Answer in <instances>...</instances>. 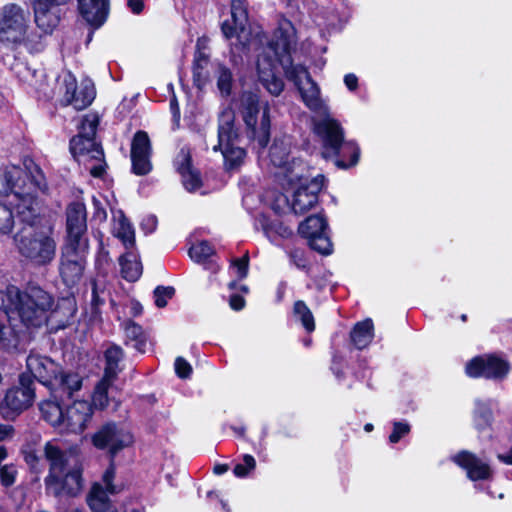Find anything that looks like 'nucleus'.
Masks as SVG:
<instances>
[{"label":"nucleus","mask_w":512,"mask_h":512,"mask_svg":"<svg viewBox=\"0 0 512 512\" xmlns=\"http://www.w3.org/2000/svg\"><path fill=\"white\" fill-rule=\"evenodd\" d=\"M296 45V30L291 21L283 19L274 32L267 51L258 56L257 71L259 81L273 96H278L284 89L281 78L275 74L279 63L288 80L297 87L304 104L313 112L323 116L313 120L314 131L323 143V156L335 158L339 168H349L358 163L360 149L354 141L344 140V131L340 123L330 117L328 107L320 96V89L303 65H294L291 50Z\"/></svg>","instance_id":"obj_1"},{"label":"nucleus","mask_w":512,"mask_h":512,"mask_svg":"<svg viewBox=\"0 0 512 512\" xmlns=\"http://www.w3.org/2000/svg\"><path fill=\"white\" fill-rule=\"evenodd\" d=\"M53 296L39 286H28L21 291L16 286L0 289V309L16 315L26 329L40 328L50 317H55Z\"/></svg>","instance_id":"obj_2"},{"label":"nucleus","mask_w":512,"mask_h":512,"mask_svg":"<svg viewBox=\"0 0 512 512\" xmlns=\"http://www.w3.org/2000/svg\"><path fill=\"white\" fill-rule=\"evenodd\" d=\"M44 453L49 462V473L45 478L46 492L55 497L79 494L83 488V468L78 449H62L54 442H47Z\"/></svg>","instance_id":"obj_3"},{"label":"nucleus","mask_w":512,"mask_h":512,"mask_svg":"<svg viewBox=\"0 0 512 512\" xmlns=\"http://www.w3.org/2000/svg\"><path fill=\"white\" fill-rule=\"evenodd\" d=\"M18 253L30 264L50 265L57 251V241L52 227L21 226L14 237Z\"/></svg>","instance_id":"obj_4"},{"label":"nucleus","mask_w":512,"mask_h":512,"mask_svg":"<svg viewBox=\"0 0 512 512\" xmlns=\"http://www.w3.org/2000/svg\"><path fill=\"white\" fill-rule=\"evenodd\" d=\"M98 124L96 115H85L78 134L70 140V151L73 156L96 178L104 175L106 167L104 152L100 144L95 141Z\"/></svg>","instance_id":"obj_5"},{"label":"nucleus","mask_w":512,"mask_h":512,"mask_svg":"<svg viewBox=\"0 0 512 512\" xmlns=\"http://www.w3.org/2000/svg\"><path fill=\"white\" fill-rule=\"evenodd\" d=\"M242 115L248 137L265 148L270 138V117L267 103H260L256 94L245 92L241 97Z\"/></svg>","instance_id":"obj_6"},{"label":"nucleus","mask_w":512,"mask_h":512,"mask_svg":"<svg viewBox=\"0 0 512 512\" xmlns=\"http://www.w3.org/2000/svg\"><path fill=\"white\" fill-rule=\"evenodd\" d=\"M234 112L231 109L224 110L219 116L218 143L213 146V151H220L226 170L238 168L244 161L245 150L238 145V133L234 127Z\"/></svg>","instance_id":"obj_7"},{"label":"nucleus","mask_w":512,"mask_h":512,"mask_svg":"<svg viewBox=\"0 0 512 512\" xmlns=\"http://www.w3.org/2000/svg\"><path fill=\"white\" fill-rule=\"evenodd\" d=\"M324 176L317 175L310 181L304 179L300 172L292 170L290 174H285V181L281 185L293 188L298 185L293 194L291 209L295 214H303L313 208L318 202V193L324 185Z\"/></svg>","instance_id":"obj_8"},{"label":"nucleus","mask_w":512,"mask_h":512,"mask_svg":"<svg viewBox=\"0 0 512 512\" xmlns=\"http://www.w3.org/2000/svg\"><path fill=\"white\" fill-rule=\"evenodd\" d=\"M57 94L62 106L83 110L93 102L96 91L91 80L85 79L78 85L75 76L66 72L58 78Z\"/></svg>","instance_id":"obj_9"},{"label":"nucleus","mask_w":512,"mask_h":512,"mask_svg":"<svg viewBox=\"0 0 512 512\" xmlns=\"http://www.w3.org/2000/svg\"><path fill=\"white\" fill-rule=\"evenodd\" d=\"M29 22L28 10L14 3L4 5L0 10V42L7 45L21 43Z\"/></svg>","instance_id":"obj_10"},{"label":"nucleus","mask_w":512,"mask_h":512,"mask_svg":"<svg viewBox=\"0 0 512 512\" xmlns=\"http://www.w3.org/2000/svg\"><path fill=\"white\" fill-rule=\"evenodd\" d=\"M231 16L233 26L228 21L222 24V32L227 39L235 37V42L231 43V52L234 56L237 53L245 51L254 42L248 24V13L245 2L243 0H232L231 2Z\"/></svg>","instance_id":"obj_11"},{"label":"nucleus","mask_w":512,"mask_h":512,"mask_svg":"<svg viewBox=\"0 0 512 512\" xmlns=\"http://www.w3.org/2000/svg\"><path fill=\"white\" fill-rule=\"evenodd\" d=\"M34 381L28 374H21L19 385L8 389L0 404V413L6 420H13L34 402Z\"/></svg>","instance_id":"obj_12"},{"label":"nucleus","mask_w":512,"mask_h":512,"mask_svg":"<svg viewBox=\"0 0 512 512\" xmlns=\"http://www.w3.org/2000/svg\"><path fill=\"white\" fill-rule=\"evenodd\" d=\"M88 248V242L65 244L62 248L60 275L67 286H74L82 278Z\"/></svg>","instance_id":"obj_13"},{"label":"nucleus","mask_w":512,"mask_h":512,"mask_svg":"<svg viewBox=\"0 0 512 512\" xmlns=\"http://www.w3.org/2000/svg\"><path fill=\"white\" fill-rule=\"evenodd\" d=\"M92 440L97 448L107 450L113 458L121 450L131 446L134 437L124 426L108 423L94 434Z\"/></svg>","instance_id":"obj_14"},{"label":"nucleus","mask_w":512,"mask_h":512,"mask_svg":"<svg viewBox=\"0 0 512 512\" xmlns=\"http://www.w3.org/2000/svg\"><path fill=\"white\" fill-rule=\"evenodd\" d=\"M299 233L308 239L309 246L323 255L332 252V242L328 235V223L323 215L316 214L307 217L300 223Z\"/></svg>","instance_id":"obj_15"},{"label":"nucleus","mask_w":512,"mask_h":512,"mask_svg":"<svg viewBox=\"0 0 512 512\" xmlns=\"http://www.w3.org/2000/svg\"><path fill=\"white\" fill-rule=\"evenodd\" d=\"M114 476L115 469L113 463H111L102 477V483H95L92 486L87 496V503L93 512H117L109 499V495H115L120 491L112 483Z\"/></svg>","instance_id":"obj_16"},{"label":"nucleus","mask_w":512,"mask_h":512,"mask_svg":"<svg viewBox=\"0 0 512 512\" xmlns=\"http://www.w3.org/2000/svg\"><path fill=\"white\" fill-rule=\"evenodd\" d=\"M510 366L505 360L494 355L478 356L466 365V373L470 377L503 379L507 376Z\"/></svg>","instance_id":"obj_17"},{"label":"nucleus","mask_w":512,"mask_h":512,"mask_svg":"<svg viewBox=\"0 0 512 512\" xmlns=\"http://www.w3.org/2000/svg\"><path fill=\"white\" fill-rule=\"evenodd\" d=\"M47 386L51 395L61 401L69 399L82 388V376L73 370H64L62 367Z\"/></svg>","instance_id":"obj_18"},{"label":"nucleus","mask_w":512,"mask_h":512,"mask_svg":"<svg viewBox=\"0 0 512 512\" xmlns=\"http://www.w3.org/2000/svg\"><path fill=\"white\" fill-rule=\"evenodd\" d=\"M66 216V244L78 245L80 242H88L85 237V233L87 231L85 205L81 202L71 203L67 208Z\"/></svg>","instance_id":"obj_19"},{"label":"nucleus","mask_w":512,"mask_h":512,"mask_svg":"<svg viewBox=\"0 0 512 512\" xmlns=\"http://www.w3.org/2000/svg\"><path fill=\"white\" fill-rule=\"evenodd\" d=\"M92 405L85 400L74 401L64 412L61 431L81 433L92 419Z\"/></svg>","instance_id":"obj_20"},{"label":"nucleus","mask_w":512,"mask_h":512,"mask_svg":"<svg viewBox=\"0 0 512 512\" xmlns=\"http://www.w3.org/2000/svg\"><path fill=\"white\" fill-rule=\"evenodd\" d=\"M151 143L149 136L144 131H138L131 144L132 170L137 175H146L152 169L150 161Z\"/></svg>","instance_id":"obj_21"},{"label":"nucleus","mask_w":512,"mask_h":512,"mask_svg":"<svg viewBox=\"0 0 512 512\" xmlns=\"http://www.w3.org/2000/svg\"><path fill=\"white\" fill-rule=\"evenodd\" d=\"M14 197L16 217L22 226H40L41 218L35 197L29 191L25 192L22 186L15 190Z\"/></svg>","instance_id":"obj_22"},{"label":"nucleus","mask_w":512,"mask_h":512,"mask_svg":"<svg viewBox=\"0 0 512 512\" xmlns=\"http://www.w3.org/2000/svg\"><path fill=\"white\" fill-rule=\"evenodd\" d=\"M68 0H33L35 22L45 33H51L60 20L59 6Z\"/></svg>","instance_id":"obj_23"},{"label":"nucleus","mask_w":512,"mask_h":512,"mask_svg":"<svg viewBox=\"0 0 512 512\" xmlns=\"http://www.w3.org/2000/svg\"><path fill=\"white\" fill-rule=\"evenodd\" d=\"M26 367L32 376L44 386H48L56 376L61 366L51 358L31 353L26 360Z\"/></svg>","instance_id":"obj_24"},{"label":"nucleus","mask_w":512,"mask_h":512,"mask_svg":"<svg viewBox=\"0 0 512 512\" xmlns=\"http://www.w3.org/2000/svg\"><path fill=\"white\" fill-rule=\"evenodd\" d=\"M12 321L13 315L0 309V347L7 351L18 349L25 335V330Z\"/></svg>","instance_id":"obj_25"},{"label":"nucleus","mask_w":512,"mask_h":512,"mask_svg":"<svg viewBox=\"0 0 512 512\" xmlns=\"http://www.w3.org/2000/svg\"><path fill=\"white\" fill-rule=\"evenodd\" d=\"M456 464L466 470L469 479L486 480L491 476V469L489 465L476 455L462 451L453 457Z\"/></svg>","instance_id":"obj_26"},{"label":"nucleus","mask_w":512,"mask_h":512,"mask_svg":"<svg viewBox=\"0 0 512 512\" xmlns=\"http://www.w3.org/2000/svg\"><path fill=\"white\" fill-rule=\"evenodd\" d=\"M78 8L89 25L99 28L108 17L109 2L108 0H78Z\"/></svg>","instance_id":"obj_27"},{"label":"nucleus","mask_w":512,"mask_h":512,"mask_svg":"<svg viewBox=\"0 0 512 512\" xmlns=\"http://www.w3.org/2000/svg\"><path fill=\"white\" fill-rule=\"evenodd\" d=\"M269 157L275 167L283 170L278 174L281 183L285 181V174H290L292 170L294 172H301L303 170L301 163H296L295 161L292 164L289 163V148L284 141H275L273 143L269 151Z\"/></svg>","instance_id":"obj_28"},{"label":"nucleus","mask_w":512,"mask_h":512,"mask_svg":"<svg viewBox=\"0 0 512 512\" xmlns=\"http://www.w3.org/2000/svg\"><path fill=\"white\" fill-rule=\"evenodd\" d=\"M113 219V234L123 242L127 249L132 248L135 244V234L132 225L122 211L114 213Z\"/></svg>","instance_id":"obj_29"},{"label":"nucleus","mask_w":512,"mask_h":512,"mask_svg":"<svg viewBox=\"0 0 512 512\" xmlns=\"http://www.w3.org/2000/svg\"><path fill=\"white\" fill-rule=\"evenodd\" d=\"M126 345H131L140 353L146 351L147 337L142 327L137 323L128 320L123 324Z\"/></svg>","instance_id":"obj_30"},{"label":"nucleus","mask_w":512,"mask_h":512,"mask_svg":"<svg viewBox=\"0 0 512 512\" xmlns=\"http://www.w3.org/2000/svg\"><path fill=\"white\" fill-rule=\"evenodd\" d=\"M123 357L124 352L120 346L111 345L109 348H107L104 353L105 368L103 377L115 381L118 374L122 370L119 364L123 360Z\"/></svg>","instance_id":"obj_31"},{"label":"nucleus","mask_w":512,"mask_h":512,"mask_svg":"<svg viewBox=\"0 0 512 512\" xmlns=\"http://www.w3.org/2000/svg\"><path fill=\"white\" fill-rule=\"evenodd\" d=\"M23 175V170L16 166L0 168V195L15 193L21 187L20 180Z\"/></svg>","instance_id":"obj_32"},{"label":"nucleus","mask_w":512,"mask_h":512,"mask_svg":"<svg viewBox=\"0 0 512 512\" xmlns=\"http://www.w3.org/2000/svg\"><path fill=\"white\" fill-rule=\"evenodd\" d=\"M374 325L371 319L358 322L351 331V341L357 349L366 348L372 341Z\"/></svg>","instance_id":"obj_33"},{"label":"nucleus","mask_w":512,"mask_h":512,"mask_svg":"<svg viewBox=\"0 0 512 512\" xmlns=\"http://www.w3.org/2000/svg\"><path fill=\"white\" fill-rule=\"evenodd\" d=\"M121 274L129 282H135L142 274V264L137 256L131 252L126 253L119 259Z\"/></svg>","instance_id":"obj_34"},{"label":"nucleus","mask_w":512,"mask_h":512,"mask_svg":"<svg viewBox=\"0 0 512 512\" xmlns=\"http://www.w3.org/2000/svg\"><path fill=\"white\" fill-rule=\"evenodd\" d=\"M208 64L209 56L198 49L194 57L193 81L199 89H202L209 80Z\"/></svg>","instance_id":"obj_35"},{"label":"nucleus","mask_w":512,"mask_h":512,"mask_svg":"<svg viewBox=\"0 0 512 512\" xmlns=\"http://www.w3.org/2000/svg\"><path fill=\"white\" fill-rule=\"evenodd\" d=\"M56 400L43 401L40 404V411L47 422L62 430L64 411Z\"/></svg>","instance_id":"obj_36"},{"label":"nucleus","mask_w":512,"mask_h":512,"mask_svg":"<svg viewBox=\"0 0 512 512\" xmlns=\"http://www.w3.org/2000/svg\"><path fill=\"white\" fill-rule=\"evenodd\" d=\"M293 314L294 317L301 322L306 331H314V317L311 310L308 308L304 301L298 300L294 303Z\"/></svg>","instance_id":"obj_37"},{"label":"nucleus","mask_w":512,"mask_h":512,"mask_svg":"<svg viewBox=\"0 0 512 512\" xmlns=\"http://www.w3.org/2000/svg\"><path fill=\"white\" fill-rule=\"evenodd\" d=\"M114 380L106 379L102 377V379L98 382L95 387L93 393V405L99 409H104L108 406V390L113 384Z\"/></svg>","instance_id":"obj_38"},{"label":"nucleus","mask_w":512,"mask_h":512,"mask_svg":"<svg viewBox=\"0 0 512 512\" xmlns=\"http://www.w3.org/2000/svg\"><path fill=\"white\" fill-rule=\"evenodd\" d=\"M492 421V411L490 404L484 401H477L474 411V422L477 429L481 430L488 427Z\"/></svg>","instance_id":"obj_39"},{"label":"nucleus","mask_w":512,"mask_h":512,"mask_svg":"<svg viewBox=\"0 0 512 512\" xmlns=\"http://www.w3.org/2000/svg\"><path fill=\"white\" fill-rule=\"evenodd\" d=\"M217 87L223 96L231 93L233 76L229 68L222 64H217L216 69Z\"/></svg>","instance_id":"obj_40"},{"label":"nucleus","mask_w":512,"mask_h":512,"mask_svg":"<svg viewBox=\"0 0 512 512\" xmlns=\"http://www.w3.org/2000/svg\"><path fill=\"white\" fill-rule=\"evenodd\" d=\"M213 254V248L208 242L202 241L189 249V256L195 262H203Z\"/></svg>","instance_id":"obj_41"},{"label":"nucleus","mask_w":512,"mask_h":512,"mask_svg":"<svg viewBox=\"0 0 512 512\" xmlns=\"http://www.w3.org/2000/svg\"><path fill=\"white\" fill-rule=\"evenodd\" d=\"M264 232L266 236L273 241L274 235H279L282 238H287L292 234L291 229L282 224L280 221L275 220L264 225Z\"/></svg>","instance_id":"obj_42"},{"label":"nucleus","mask_w":512,"mask_h":512,"mask_svg":"<svg viewBox=\"0 0 512 512\" xmlns=\"http://www.w3.org/2000/svg\"><path fill=\"white\" fill-rule=\"evenodd\" d=\"M181 177L185 189L189 192L196 191L202 185L199 172L193 168L184 171L183 174H181Z\"/></svg>","instance_id":"obj_43"},{"label":"nucleus","mask_w":512,"mask_h":512,"mask_svg":"<svg viewBox=\"0 0 512 512\" xmlns=\"http://www.w3.org/2000/svg\"><path fill=\"white\" fill-rule=\"evenodd\" d=\"M18 469L15 464H5L0 468V483L4 487H10L16 482Z\"/></svg>","instance_id":"obj_44"},{"label":"nucleus","mask_w":512,"mask_h":512,"mask_svg":"<svg viewBox=\"0 0 512 512\" xmlns=\"http://www.w3.org/2000/svg\"><path fill=\"white\" fill-rule=\"evenodd\" d=\"M14 225L12 210L5 204L0 203V234H7Z\"/></svg>","instance_id":"obj_45"},{"label":"nucleus","mask_w":512,"mask_h":512,"mask_svg":"<svg viewBox=\"0 0 512 512\" xmlns=\"http://www.w3.org/2000/svg\"><path fill=\"white\" fill-rule=\"evenodd\" d=\"M175 294V289L171 286H158L154 290L155 305L159 308H163L167 305L169 299Z\"/></svg>","instance_id":"obj_46"},{"label":"nucleus","mask_w":512,"mask_h":512,"mask_svg":"<svg viewBox=\"0 0 512 512\" xmlns=\"http://www.w3.org/2000/svg\"><path fill=\"white\" fill-rule=\"evenodd\" d=\"M174 163L180 175L183 174L184 171L191 169L192 166L190 150L185 147L181 148Z\"/></svg>","instance_id":"obj_47"},{"label":"nucleus","mask_w":512,"mask_h":512,"mask_svg":"<svg viewBox=\"0 0 512 512\" xmlns=\"http://www.w3.org/2000/svg\"><path fill=\"white\" fill-rule=\"evenodd\" d=\"M30 175L31 185L36 189L45 192L47 190V182L42 170L38 166L34 165L33 169L30 171Z\"/></svg>","instance_id":"obj_48"},{"label":"nucleus","mask_w":512,"mask_h":512,"mask_svg":"<svg viewBox=\"0 0 512 512\" xmlns=\"http://www.w3.org/2000/svg\"><path fill=\"white\" fill-rule=\"evenodd\" d=\"M409 431H410V426L407 423L394 422L393 431L389 436L390 442L397 443L403 436L408 434Z\"/></svg>","instance_id":"obj_49"},{"label":"nucleus","mask_w":512,"mask_h":512,"mask_svg":"<svg viewBox=\"0 0 512 512\" xmlns=\"http://www.w3.org/2000/svg\"><path fill=\"white\" fill-rule=\"evenodd\" d=\"M175 372L178 377L186 379L190 377L192 367L183 357H177L175 360Z\"/></svg>","instance_id":"obj_50"},{"label":"nucleus","mask_w":512,"mask_h":512,"mask_svg":"<svg viewBox=\"0 0 512 512\" xmlns=\"http://www.w3.org/2000/svg\"><path fill=\"white\" fill-rule=\"evenodd\" d=\"M249 264L248 252L243 257L233 260L232 266L236 269L239 279H243L247 276Z\"/></svg>","instance_id":"obj_51"},{"label":"nucleus","mask_w":512,"mask_h":512,"mask_svg":"<svg viewBox=\"0 0 512 512\" xmlns=\"http://www.w3.org/2000/svg\"><path fill=\"white\" fill-rule=\"evenodd\" d=\"M291 261L298 267L304 268L306 261L303 252L300 249H294L289 253Z\"/></svg>","instance_id":"obj_52"},{"label":"nucleus","mask_w":512,"mask_h":512,"mask_svg":"<svg viewBox=\"0 0 512 512\" xmlns=\"http://www.w3.org/2000/svg\"><path fill=\"white\" fill-rule=\"evenodd\" d=\"M15 434L14 427L9 424H0V442L13 438Z\"/></svg>","instance_id":"obj_53"},{"label":"nucleus","mask_w":512,"mask_h":512,"mask_svg":"<svg viewBox=\"0 0 512 512\" xmlns=\"http://www.w3.org/2000/svg\"><path fill=\"white\" fill-rule=\"evenodd\" d=\"M229 304L233 310L239 311L243 309L245 300L242 296L235 294L230 297Z\"/></svg>","instance_id":"obj_54"},{"label":"nucleus","mask_w":512,"mask_h":512,"mask_svg":"<svg viewBox=\"0 0 512 512\" xmlns=\"http://www.w3.org/2000/svg\"><path fill=\"white\" fill-rule=\"evenodd\" d=\"M104 303V298H101L100 292L98 291V285L96 281L92 283V305L98 307Z\"/></svg>","instance_id":"obj_55"},{"label":"nucleus","mask_w":512,"mask_h":512,"mask_svg":"<svg viewBox=\"0 0 512 512\" xmlns=\"http://www.w3.org/2000/svg\"><path fill=\"white\" fill-rule=\"evenodd\" d=\"M344 83L350 91H354L358 86V78L353 73L346 74L344 77Z\"/></svg>","instance_id":"obj_56"},{"label":"nucleus","mask_w":512,"mask_h":512,"mask_svg":"<svg viewBox=\"0 0 512 512\" xmlns=\"http://www.w3.org/2000/svg\"><path fill=\"white\" fill-rule=\"evenodd\" d=\"M93 205H94V208H95L94 216L99 221L106 220L107 213H106L105 209L101 207V203L97 199L93 198Z\"/></svg>","instance_id":"obj_57"},{"label":"nucleus","mask_w":512,"mask_h":512,"mask_svg":"<svg viewBox=\"0 0 512 512\" xmlns=\"http://www.w3.org/2000/svg\"><path fill=\"white\" fill-rule=\"evenodd\" d=\"M62 306H65V308L68 310V315L66 316V319L60 321L61 327H64L66 323L69 321V319L73 316L75 309L72 307L71 301L69 300H64Z\"/></svg>","instance_id":"obj_58"},{"label":"nucleus","mask_w":512,"mask_h":512,"mask_svg":"<svg viewBox=\"0 0 512 512\" xmlns=\"http://www.w3.org/2000/svg\"><path fill=\"white\" fill-rule=\"evenodd\" d=\"M170 110H171V112L173 114L174 119L176 121H179V119H180V109H179L178 101H177L175 96L170 100Z\"/></svg>","instance_id":"obj_59"},{"label":"nucleus","mask_w":512,"mask_h":512,"mask_svg":"<svg viewBox=\"0 0 512 512\" xmlns=\"http://www.w3.org/2000/svg\"><path fill=\"white\" fill-rule=\"evenodd\" d=\"M128 6L133 13L139 14L143 10L142 0H128Z\"/></svg>","instance_id":"obj_60"},{"label":"nucleus","mask_w":512,"mask_h":512,"mask_svg":"<svg viewBox=\"0 0 512 512\" xmlns=\"http://www.w3.org/2000/svg\"><path fill=\"white\" fill-rule=\"evenodd\" d=\"M157 225V219L155 216H148L144 221L142 222V227L145 228L146 226L149 228V232H152Z\"/></svg>","instance_id":"obj_61"},{"label":"nucleus","mask_w":512,"mask_h":512,"mask_svg":"<svg viewBox=\"0 0 512 512\" xmlns=\"http://www.w3.org/2000/svg\"><path fill=\"white\" fill-rule=\"evenodd\" d=\"M249 471L250 470H248V468H246L244 464H237L234 467V474L237 477H245Z\"/></svg>","instance_id":"obj_62"},{"label":"nucleus","mask_w":512,"mask_h":512,"mask_svg":"<svg viewBox=\"0 0 512 512\" xmlns=\"http://www.w3.org/2000/svg\"><path fill=\"white\" fill-rule=\"evenodd\" d=\"M497 458L504 464L512 465V448L506 454H498Z\"/></svg>","instance_id":"obj_63"},{"label":"nucleus","mask_w":512,"mask_h":512,"mask_svg":"<svg viewBox=\"0 0 512 512\" xmlns=\"http://www.w3.org/2000/svg\"><path fill=\"white\" fill-rule=\"evenodd\" d=\"M130 309H131V314L133 316L140 315L142 313V310H143L142 305L139 302H137V301H131Z\"/></svg>","instance_id":"obj_64"}]
</instances>
